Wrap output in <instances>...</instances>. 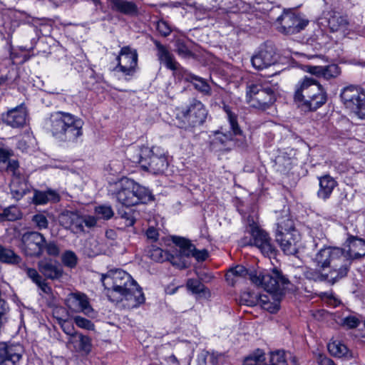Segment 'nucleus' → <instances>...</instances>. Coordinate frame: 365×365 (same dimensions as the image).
I'll use <instances>...</instances> for the list:
<instances>
[{"label": "nucleus", "mask_w": 365, "mask_h": 365, "mask_svg": "<svg viewBox=\"0 0 365 365\" xmlns=\"http://www.w3.org/2000/svg\"><path fill=\"white\" fill-rule=\"evenodd\" d=\"M186 286L195 294L205 296L209 293L208 289L198 279H187Z\"/></svg>", "instance_id": "obj_36"}, {"label": "nucleus", "mask_w": 365, "mask_h": 365, "mask_svg": "<svg viewBox=\"0 0 365 365\" xmlns=\"http://www.w3.org/2000/svg\"><path fill=\"white\" fill-rule=\"evenodd\" d=\"M275 238L281 249L285 251L286 250H289L292 245H295L299 241L300 235L298 230H294V232L282 233V241L279 240L277 235H275Z\"/></svg>", "instance_id": "obj_30"}, {"label": "nucleus", "mask_w": 365, "mask_h": 365, "mask_svg": "<svg viewBox=\"0 0 365 365\" xmlns=\"http://www.w3.org/2000/svg\"><path fill=\"white\" fill-rule=\"evenodd\" d=\"M331 252H316L313 257L317 266L324 269L330 266V258Z\"/></svg>", "instance_id": "obj_39"}, {"label": "nucleus", "mask_w": 365, "mask_h": 365, "mask_svg": "<svg viewBox=\"0 0 365 365\" xmlns=\"http://www.w3.org/2000/svg\"><path fill=\"white\" fill-rule=\"evenodd\" d=\"M364 256L365 252L364 254H360L359 252H340L338 259L343 262L346 261V262L339 268V277H342L346 275L349 266L353 260L359 259Z\"/></svg>", "instance_id": "obj_28"}, {"label": "nucleus", "mask_w": 365, "mask_h": 365, "mask_svg": "<svg viewBox=\"0 0 365 365\" xmlns=\"http://www.w3.org/2000/svg\"><path fill=\"white\" fill-rule=\"evenodd\" d=\"M223 109L227 114L228 122L230 123L231 131L226 133L217 131L215 133L214 139L215 144H221L225 146L232 141L233 137L240 135L242 130L237 123V116L233 113L228 106H224Z\"/></svg>", "instance_id": "obj_10"}, {"label": "nucleus", "mask_w": 365, "mask_h": 365, "mask_svg": "<svg viewBox=\"0 0 365 365\" xmlns=\"http://www.w3.org/2000/svg\"><path fill=\"white\" fill-rule=\"evenodd\" d=\"M323 78L329 80L336 78L341 73L340 68L336 64H330L324 66Z\"/></svg>", "instance_id": "obj_45"}, {"label": "nucleus", "mask_w": 365, "mask_h": 365, "mask_svg": "<svg viewBox=\"0 0 365 365\" xmlns=\"http://www.w3.org/2000/svg\"><path fill=\"white\" fill-rule=\"evenodd\" d=\"M175 52L179 56L184 58H190L194 56L192 52L189 49L184 41L178 40L175 42Z\"/></svg>", "instance_id": "obj_43"}, {"label": "nucleus", "mask_w": 365, "mask_h": 365, "mask_svg": "<svg viewBox=\"0 0 365 365\" xmlns=\"http://www.w3.org/2000/svg\"><path fill=\"white\" fill-rule=\"evenodd\" d=\"M73 321L75 324L81 329H85L87 330H93L94 329L93 323L86 318H83L81 316H76L73 318Z\"/></svg>", "instance_id": "obj_46"}, {"label": "nucleus", "mask_w": 365, "mask_h": 365, "mask_svg": "<svg viewBox=\"0 0 365 365\" xmlns=\"http://www.w3.org/2000/svg\"><path fill=\"white\" fill-rule=\"evenodd\" d=\"M359 323V319L355 316H348L343 319V325L349 329L356 328Z\"/></svg>", "instance_id": "obj_55"}, {"label": "nucleus", "mask_w": 365, "mask_h": 365, "mask_svg": "<svg viewBox=\"0 0 365 365\" xmlns=\"http://www.w3.org/2000/svg\"><path fill=\"white\" fill-rule=\"evenodd\" d=\"M340 96L345 106L352 110L353 108H356V105L362 101L365 94L361 93L359 88L354 86H349L341 91Z\"/></svg>", "instance_id": "obj_20"}, {"label": "nucleus", "mask_w": 365, "mask_h": 365, "mask_svg": "<svg viewBox=\"0 0 365 365\" xmlns=\"http://www.w3.org/2000/svg\"><path fill=\"white\" fill-rule=\"evenodd\" d=\"M240 278H249L252 284L273 294L277 299L284 294V290L290 283L289 280L276 268L271 272H249L244 266L237 265L230 268L225 274L226 281L232 287Z\"/></svg>", "instance_id": "obj_1"}, {"label": "nucleus", "mask_w": 365, "mask_h": 365, "mask_svg": "<svg viewBox=\"0 0 365 365\" xmlns=\"http://www.w3.org/2000/svg\"><path fill=\"white\" fill-rule=\"evenodd\" d=\"M0 262L9 264H18L21 258L16 252H0Z\"/></svg>", "instance_id": "obj_44"}, {"label": "nucleus", "mask_w": 365, "mask_h": 365, "mask_svg": "<svg viewBox=\"0 0 365 365\" xmlns=\"http://www.w3.org/2000/svg\"><path fill=\"white\" fill-rule=\"evenodd\" d=\"M111 8L121 14L129 16H135L138 13L137 5L125 0H109Z\"/></svg>", "instance_id": "obj_25"}, {"label": "nucleus", "mask_w": 365, "mask_h": 365, "mask_svg": "<svg viewBox=\"0 0 365 365\" xmlns=\"http://www.w3.org/2000/svg\"><path fill=\"white\" fill-rule=\"evenodd\" d=\"M169 254L170 252H146L144 257L150 258L156 262H163L167 261Z\"/></svg>", "instance_id": "obj_50"}, {"label": "nucleus", "mask_w": 365, "mask_h": 365, "mask_svg": "<svg viewBox=\"0 0 365 365\" xmlns=\"http://www.w3.org/2000/svg\"><path fill=\"white\" fill-rule=\"evenodd\" d=\"M294 230H297L295 228L294 221L289 216L286 215L278 220L275 235H277L279 240L282 241V233L294 232Z\"/></svg>", "instance_id": "obj_32"}, {"label": "nucleus", "mask_w": 365, "mask_h": 365, "mask_svg": "<svg viewBox=\"0 0 365 365\" xmlns=\"http://www.w3.org/2000/svg\"><path fill=\"white\" fill-rule=\"evenodd\" d=\"M245 225L246 231L250 234L261 229L258 225V216L254 211L245 218Z\"/></svg>", "instance_id": "obj_37"}, {"label": "nucleus", "mask_w": 365, "mask_h": 365, "mask_svg": "<svg viewBox=\"0 0 365 365\" xmlns=\"http://www.w3.org/2000/svg\"><path fill=\"white\" fill-rule=\"evenodd\" d=\"M207 115V111L205 106L194 99L188 108L182 112L183 120L180 127L186 129L200 126L205 123Z\"/></svg>", "instance_id": "obj_7"}, {"label": "nucleus", "mask_w": 365, "mask_h": 365, "mask_svg": "<svg viewBox=\"0 0 365 365\" xmlns=\"http://www.w3.org/2000/svg\"><path fill=\"white\" fill-rule=\"evenodd\" d=\"M351 110H353L359 118L365 119V96L364 98H362V101L356 105V108H353Z\"/></svg>", "instance_id": "obj_56"}, {"label": "nucleus", "mask_w": 365, "mask_h": 365, "mask_svg": "<svg viewBox=\"0 0 365 365\" xmlns=\"http://www.w3.org/2000/svg\"><path fill=\"white\" fill-rule=\"evenodd\" d=\"M134 195L137 200V205L139 203H147L153 200L154 197L152 192L146 187L140 185L133 180Z\"/></svg>", "instance_id": "obj_31"}, {"label": "nucleus", "mask_w": 365, "mask_h": 365, "mask_svg": "<svg viewBox=\"0 0 365 365\" xmlns=\"http://www.w3.org/2000/svg\"><path fill=\"white\" fill-rule=\"evenodd\" d=\"M22 213L19 208L15 205H11L4 208L3 212L0 213V221H15L20 219Z\"/></svg>", "instance_id": "obj_35"}, {"label": "nucleus", "mask_w": 365, "mask_h": 365, "mask_svg": "<svg viewBox=\"0 0 365 365\" xmlns=\"http://www.w3.org/2000/svg\"><path fill=\"white\" fill-rule=\"evenodd\" d=\"M117 61L115 70L125 75H131L138 65V53L135 50H132L129 46H124L117 56Z\"/></svg>", "instance_id": "obj_12"}, {"label": "nucleus", "mask_w": 365, "mask_h": 365, "mask_svg": "<svg viewBox=\"0 0 365 365\" xmlns=\"http://www.w3.org/2000/svg\"><path fill=\"white\" fill-rule=\"evenodd\" d=\"M145 234L147 240L150 242H155L159 238L158 230L153 226H149Z\"/></svg>", "instance_id": "obj_53"}, {"label": "nucleus", "mask_w": 365, "mask_h": 365, "mask_svg": "<svg viewBox=\"0 0 365 365\" xmlns=\"http://www.w3.org/2000/svg\"><path fill=\"white\" fill-rule=\"evenodd\" d=\"M62 261L66 266L73 268L76 265L77 257L74 252H64Z\"/></svg>", "instance_id": "obj_51"}, {"label": "nucleus", "mask_w": 365, "mask_h": 365, "mask_svg": "<svg viewBox=\"0 0 365 365\" xmlns=\"http://www.w3.org/2000/svg\"><path fill=\"white\" fill-rule=\"evenodd\" d=\"M27 112L23 106L16 107L3 116L4 122L14 128L23 127L26 122Z\"/></svg>", "instance_id": "obj_19"}, {"label": "nucleus", "mask_w": 365, "mask_h": 365, "mask_svg": "<svg viewBox=\"0 0 365 365\" xmlns=\"http://www.w3.org/2000/svg\"><path fill=\"white\" fill-rule=\"evenodd\" d=\"M247 98L250 106L265 110L276 100L274 90L267 83L251 84L247 88Z\"/></svg>", "instance_id": "obj_6"}, {"label": "nucleus", "mask_w": 365, "mask_h": 365, "mask_svg": "<svg viewBox=\"0 0 365 365\" xmlns=\"http://www.w3.org/2000/svg\"><path fill=\"white\" fill-rule=\"evenodd\" d=\"M101 281L106 289V294L110 301L136 282L126 272L120 269H110L101 274Z\"/></svg>", "instance_id": "obj_5"}, {"label": "nucleus", "mask_w": 365, "mask_h": 365, "mask_svg": "<svg viewBox=\"0 0 365 365\" xmlns=\"http://www.w3.org/2000/svg\"><path fill=\"white\" fill-rule=\"evenodd\" d=\"M328 24L330 29L334 32L340 29H346L348 21L344 16L334 13V14L329 18Z\"/></svg>", "instance_id": "obj_34"}, {"label": "nucleus", "mask_w": 365, "mask_h": 365, "mask_svg": "<svg viewBox=\"0 0 365 365\" xmlns=\"http://www.w3.org/2000/svg\"><path fill=\"white\" fill-rule=\"evenodd\" d=\"M168 242H171L174 246L179 248L180 251H200L195 247V245L187 237L178 236V235H170ZM201 251H207L203 249Z\"/></svg>", "instance_id": "obj_29"}, {"label": "nucleus", "mask_w": 365, "mask_h": 365, "mask_svg": "<svg viewBox=\"0 0 365 365\" xmlns=\"http://www.w3.org/2000/svg\"><path fill=\"white\" fill-rule=\"evenodd\" d=\"M32 222L39 230L46 229L48 227V221L46 217L41 213L34 215L32 217Z\"/></svg>", "instance_id": "obj_48"}, {"label": "nucleus", "mask_w": 365, "mask_h": 365, "mask_svg": "<svg viewBox=\"0 0 365 365\" xmlns=\"http://www.w3.org/2000/svg\"><path fill=\"white\" fill-rule=\"evenodd\" d=\"M319 190L317 195L319 198L327 200L329 198L333 190L336 186V181L329 175H325L319 178Z\"/></svg>", "instance_id": "obj_24"}, {"label": "nucleus", "mask_w": 365, "mask_h": 365, "mask_svg": "<svg viewBox=\"0 0 365 365\" xmlns=\"http://www.w3.org/2000/svg\"><path fill=\"white\" fill-rule=\"evenodd\" d=\"M238 245L241 248H245L246 247H253L252 237H242V239H240L238 241Z\"/></svg>", "instance_id": "obj_62"}, {"label": "nucleus", "mask_w": 365, "mask_h": 365, "mask_svg": "<svg viewBox=\"0 0 365 365\" xmlns=\"http://www.w3.org/2000/svg\"><path fill=\"white\" fill-rule=\"evenodd\" d=\"M95 213L98 218L103 220H109L113 215V210L110 205H99L95 208Z\"/></svg>", "instance_id": "obj_40"}, {"label": "nucleus", "mask_w": 365, "mask_h": 365, "mask_svg": "<svg viewBox=\"0 0 365 365\" xmlns=\"http://www.w3.org/2000/svg\"><path fill=\"white\" fill-rule=\"evenodd\" d=\"M128 155L132 162L140 164L143 169L154 174L164 173L168 166L167 158L160 148L133 147L128 150Z\"/></svg>", "instance_id": "obj_4"}, {"label": "nucleus", "mask_w": 365, "mask_h": 365, "mask_svg": "<svg viewBox=\"0 0 365 365\" xmlns=\"http://www.w3.org/2000/svg\"><path fill=\"white\" fill-rule=\"evenodd\" d=\"M30 186L24 178L14 176L10 183V191L12 197L16 200H21L25 195L30 192Z\"/></svg>", "instance_id": "obj_22"}, {"label": "nucleus", "mask_w": 365, "mask_h": 365, "mask_svg": "<svg viewBox=\"0 0 365 365\" xmlns=\"http://www.w3.org/2000/svg\"><path fill=\"white\" fill-rule=\"evenodd\" d=\"M348 251L363 250L365 251V240L355 236H349L346 241Z\"/></svg>", "instance_id": "obj_38"}, {"label": "nucleus", "mask_w": 365, "mask_h": 365, "mask_svg": "<svg viewBox=\"0 0 365 365\" xmlns=\"http://www.w3.org/2000/svg\"><path fill=\"white\" fill-rule=\"evenodd\" d=\"M60 200L59 195L54 190L46 191L34 190L33 202L35 205H45L49 202H57Z\"/></svg>", "instance_id": "obj_26"}, {"label": "nucleus", "mask_w": 365, "mask_h": 365, "mask_svg": "<svg viewBox=\"0 0 365 365\" xmlns=\"http://www.w3.org/2000/svg\"><path fill=\"white\" fill-rule=\"evenodd\" d=\"M190 257V255L187 252H170L167 261H169L173 266L178 268H185L188 264L187 259Z\"/></svg>", "instance_id": "obj_33"}, {"label": "nucleus", "mask_w": 365, "mask_h": 365, "mask_svg": "<svg viewBox=\"0 0 365 365\" xmlns=\"http://www.w3.org/2000/svg\"><path fill=\"white\" fill-rule=\"evenodd\" d=\"M75 337H78L79 341L80 349L86 352H89L91 349V339L82 334H78Z\"/></svg>", "instance_id": "obj_49"}, {"label": "nucleus", "mask_w": 365, "mask_h": 365, "mask_svg": "<svg viewBox=\"0 0 365 365\" xmlns=\"http://www.w3.org/2000/svg\"><path fill=\"white\" fill-rule=\"evenodd\" d=\"M190 78L196 89L205 94H210V87L205 81L193 75L190 76Z\"/></svg>", "instance_id": "obj_42"}, {"label": "nucleus", "mask_w": 365, "mask_h": 365, "mask_svg": "<svg viewBox=\"0 0 365 365\" xmlns=\"http://www.w3.org/2000/svg\"><path fill=\"white\" fill-rule=\"evenodd\" d=\"M39 272L46 279L56 280L61 278L63 274L62 265L56 259L44 257L37 264Z\"/></svg>", "instance_id": "obj_15"}, {"label": "nucleus", "mask_w": 365, "mask_h": 365, "mask_svg": "<svg viewBox=\"0 0 365 365\" xmlns=\"http://www.w3.org/2000/svg\"><path fill=\"white\" fill-rule=\"evenodd\" d=\"M293 98L304 111H315L326 103L327 93L315 78L305 76L295 84Z\"/></svg>", "instance_id": "obj_3"}, {"label": "nucleus", "mask_w": 365, "mask_h": 365, "mask_svg": "<svg viewBox=\"0 0 365 365\" xmlns=\"http://www.w3.org/2000/svg\"><path fill=\"white\" fill-rule=\"evenodd\" d=\"M307 71L317 77H323L324 66H309Z\"/></svg>", "instance_id": "obj_58"}, {"label": "nucleus", "mask_w": 365, "mask_h": 365, "mask_svg": "<svg viewBox=\"0 0 365 365\" xmlns=\"http://www.w3.org/2000/svg\"><path fill=\"white\" fill-rule=\"evenodd\" d=\"M60 224L65 228L83 230V217L76 211L64 210L58 217Z\"/></svg>", "instance_id": "obj_21"}, {"label": "nucleus", "mask_w": 365, "mask_h": 365, "mask_svg": "<svg viewBox=\"0 0 365 365\" xmlns=\"http://www.w3.org/2000/svg\"><path fill=\"white\" fill-rule=\"evenodd\" d=\"M277 21L279 24L277 27L278 31L286 35H292L300 32L309 23L307 20L303 19L290 12H284L277 18Z\"/></svg>", "instance_id": "obj_9"}, {"label": "nucleus", "mask_w": 365, "mask_h": 365, "mask_svg": "<svg viewBox=\"0 0 365 365\" xmlns=\"http://www.w3.org/2000/svg\"><path fill=\"white\" fill-rule=\"evenodd\" d=\"M22 358L19 345L0 343V365H16Z\"/></svg>", "instance_id": "obj_16"}, {"label": "nucleus", "mask_w": 365, "mask_h": 365, "mask_svg": "<svg viewBox=\"0 0 365 365\" xmlns=\"http://www.w3.org/2000/svg\"><path fill=\"white\" fill-rule=\"evenodd\" d=\"M118 190L115 193L117 200L125 207L137 205V200L134 195L133 180L125 178L115 183Z\"/></svg>", "instance_id": "obj_13"}, {"label": "nucleus", "mask_w": 365, "mask_h": 365, "mask_svg": "<svg viewBox=\"0 0 365 365\" xmlns=\"http://www.w3.org/2000/svg\"><path fill=\"white\" fill-rule=\"evenodd\" d=\"M264 365H287L285 353L283 351H276L270 354L269 364Z\"/></svg>", "instance_id": "obj_41"}, {"label": "nucleus", "mask_w": 365, "mask_h": 365, "mask_svg": "<svg viewBox=\"0 0 365 365\" xmlns=\"http://www.w3.org/2000/svg\"><path fill=\"white\" fill-rule=\"evenodd\" d=\"M21 242L23 249L26 250L58 251L54 241H46L43 235L38 232H29L23 235Z\"/></svg>", "instance_id": "obj_8"}, {"label": "nucleus", "mask_w": 365, "mask_h": 365, "mask_svg": "<svg viewBox=\"0 0 365 365\" xmlns=\"http://www.w3.org/2000/svg\"><path fill=\"white\" fill-rule=\"evenodd\" d=\"M190 257H194L197 262H203L209 257V252H187Z\"/></svg>", "instance_id": "obj_61"}, {"label": "nucleus", "mask_w": 365, "mask_h": 365, "mask_svg": "<svg viewBox=\"0 0 365 365\" xmlns=\"http://www.w3.org/2000/svg\"><path fill=\"white\" fill-rule=\"evenodd\" d=\"M66 304L73 312L88 314L92 311L86 294L81 293H71L66 299Z\"/></svg>", "instance_id": "obj_18"}, {"label": "nucleus", "mask_w": 365, "mask_h": 365, "mask_svg": "<svg viewBox=\"0 0 365 365\" xmlns=\"http://www.w3.org/2000/svg\"><path fill=\"white\" fill-rule=\"evenodd\" d=\"M253 247L261 251H275L271 245V239L268 233L263 229H259L252 234Z\"/></svg>", "instance_id": "obj_23"}, {"label": "nucleus", "mask_w": 365, "mask_h": 365, "mask_svg": "<svg viewBox=\"0 0 365 365\" xmlns=\"http://www.w3.org/2000/svg\"><path fill=\"white\" fill-rule=\"evenodd\" d=\"M277 61L275 48L272 45H264L251 59L252 66L257 70L268 68Z\"/></svg>", "instance_id": "obj_14"}, {"label": "nucleus", "mask_w": 365, "mask_h": 365, "mask_svg": "<svg viewBox=\"0 0 365 365\" xmlns=\"http://www.w3.org/2000/svg\"><path fill=\"white\" fill-rule=\"evenodd\" d=\"M248 357H252V359H255L257 363L261 364L264 360V353L261 349H257L253 354L248 356Z\"/></svg>", "instance_id": "obj_59"}, {"label": "nucleus", "mask_w": 365, "mask_h": 365, "mask_svg": "<svg viewBox=\"0 0 365 365\" xmlns=\"http://www.w3.org/2000/svg\"><path fill=\"white\" fill-rule=\"evenodd\" d=\"M115 299H113L111 302H125L123 305L127 307L128 309H133L139 307V305L145 302V299L142 289L136 282L121 292L115 297Z\"/></svg>", "instance_id": "obj_11"}, {"label": "nucleus", "mask_w": 365, "mask_h": 365, "mask_svg": "<svg viewBox=\"0 0 365 365\" xmlns=\"http://www.w3.org/2000/svg\"><path fill=\"white\" fill-rule=\"evenodd\" d=\"M59 324H60L63 331H64V333L66 334L67 335H70L71 336L73 337V336H76V334H78L75 331L73 325L72 324H71L69 322H68L66 320L61 319L59 321Z\"/></svg>", "instance_id": "obj_52"}, {"label": "nucleus", "mask_w": 365, "mask_h": 365, "mask_svg": "<svg viewBox=\"0 0 365 365\" xmlns=\"http://www.w3.org/2000/svg\"><path fill=\"white\" fill-rule=\"evenodd\" d=\"M157 30L163 36H168L171 32L170 26L164 21H159L158 22Z\"/></svg>", "instance_id": "obj_57"}, {"label": "nucleus", "mask_w": 365, "mask_h": 365, "mask_svg": "<svg viewBox=\"0 0 365 365\" xmlns=\"http://www.w3.org/2000/svg\"><path fill=\"white\" fill-rule=\"evenodd\" d=\"M83 120L70 113L57 111L46 121V127L57 140L76 143L83 135Z\"/></svg>", "instance_id": "obj_2"}, {"label": "nucleus", "mask_w": 365, "mask_h": 365, "mask_svg": "<svg viewBox=\"0 0 365 365\" xmlns=\"http://www.w3.org/2000/svg\"><path fill=\"white\" fill-rule=\"evenodd\" d=\"M153 41L156 48V56L160 63L163 64L167 68L174 71L175 74L178 72H180L182 68L176 61L173 54L170 53L168 48L157 40H153Z\"/></svg>", "instance_id": "obj_17"}, {"label": "nucleus", "mask_w": 365, "mask_h": 365, "mask_svg": "<svg viewBox=\"0 0 365 365\" xmlns=\"http://www.w3.org/2000/svg\"><path fill=\"white\" fill-rule=\"evenodd\" d=\"M317 362L319 365H334L335 364L332 359L322 354L319 355Z\"/></svg>", "instance_id": "obj_63"}, {"label": "nucleus", "mask_w": 365, "mask_h": 365, "mask_svg": "<svg viewBox=\"0 0 365 365\" xmlns=\"http://www.w3.org/2000/svg\"><path fill=\"white\" fill-rule=\"evenodd\" d=\"M42 292L46 294H49L51 292V288L48 286V283L43 279L39 283L36 284Z\"/></svg>", "instance_id": "obj_64"}, {"label": "nucleus", "mask_w": 365, "mask_h": 365, "mask_svg": "<svg viewBox=\"0 0 365 365\" xmlns=\"http://www.w3.org/2000/svg\"><path fill=\"white\" fill-rule=\"evenodd\" d=\"M327 348L330 354L334 357H346L348 359L354 357L352 351H349L346 346L339 341L329 342Z\"/></svg>", "instance_id": "obj_27"}, {"label": "nucleus", "mask_w": 365, "mask_h": 365, "mask_svg": "<svg viewBox=\"0 0 365 365\" xmlns=\"http://www.w3.org/2000/svg\"><path fill=\"white\" fill-rule=\"evenodd\" d=\"M26 273L29 278H30L34 283L37 284L42 279V276L38 273V272L34 268H26Z\"/></svg>", "instance_id": "obj_54"}, {"label": "nucleus", "mask_w": 365, "mask_h": 365, "mask_svg": "<svg viewBox=\"0 0 365 365\" xmlns=\"http://www.w3.org/2000/svg\"><path fill=\"white\" fill-rule=\"evenodd\" d=\"M11 155H13L11 150L0 148V163H6Z\"/></svg>", "instance_id": "obj_60"}, {"label": "nucleus", "mask_w": 365, "mask_h": 365, "mask_svg": "<svg viewBox=\"0 0 365 365\" xmlns=\"http://www.w3.org/2000/svg\"><path fill=\"white\" fill-rule=\"evenodd\" d=\"M257 295L250 292H244L240 296V303L247 306L252 307L257 304Z\"/></svg>", "instance_id": "obj_47"}]
</instances>
